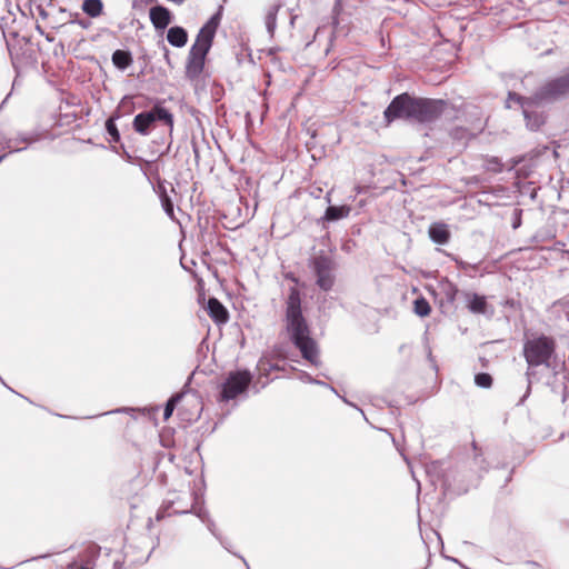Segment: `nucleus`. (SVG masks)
Returning <instances> with one entry per match:
<instances>
[{"label":"nucleus","instance_id":"nucleus-10","mask_svg":"<svg viewBox=\"0 0 569 569\" xmlns=\"http://www.w3.org/2000/svg\"><path fill=\"white\" fill-rule=\"evenodd\" d=\"M207 311L216 323H226L229 320L228 310L217 298H209Z\"/></svg>","mask_w":569,"mask_h":569},{"label":"nucleus","instance_id":"nucleus-15","mask_svg":"<svg viewBox=\"0 0 569 569\" xmlns=\"http://www.w3.org/2000/svg\"><path fill=\"white\" fill-rule=\"evenodd\" d=\"M523 116L527 122V127L531 130H538L546 122L545 116L539 112H529L523 110Z\"/></svg>","mask_w":569,"mask_h":569},{"label":"nucleus","instance_id":"nucleus-1","mask_svg":"<svg viewBox=\"0 0 569 569\" xmlns=\"http://www.w3.org/2000/svg\"><path fill=\"white\" fill-rule=\"evenodd\" d=\"M284 279L292 282L283 301L287 333L302 358L312 365H317L319 362V348L317 341L311 337V328L303 315L302 292L299 288L300 280L292 272L284 273Z\"/></svg>","mask_w":569,"mask_h":569},{"label":"nucleus","instance_id":"nucleus-9","mask_svg":"<svg viewBox=\"0 0 569 569\" xmlns=\"http://www.w3.org/2000/svg\"><path fill=\"white\" fill-rule=\"evenodd\" d=\"M149 18L157 30H163L171 23L172 14L168 8L158 4L150 8Z\"/></svg>","mask_w":569,"mask_h":569},{"label":"nucleus","instance_id":"nucleus-21","mask_svg":"<svg viewBox=\"0 0 569 569\" xmlns=\"http://www.w3.org/2000/svg\"><path fill=\"white\" fill-rule=\"evenodd\" d=\"M475 382L481 388H490L492 386V377L487 372H480L475 376Z\"/></svg>","mask_w":569,"mask_h":569},{"label":"nucleus","instance_id":"nucleus-6","mask_svg":"<svg viewBox=\"0 0 569 569\" xmlns=\"http://www.w3.org/2000/svg\"><path fill=\"white\" fill-rule=\"evenodd\" d=\"M251 380L252 376L247 370L230 372L222 383L220 400L229 401L237 398L248 389Z\"/></svg>","mask_w":569,"mask_h":569},{"label":"nucleus","instance_id":"nucleus-3","mask_svg":"<svg viewBox=\"0 0 569 569\" xmlns=\"http://www.w3.org/2000/svg\"><path fill=\"white\" fill-rule=\"evenodd\" d=\"M222 11L223 7L220 6L218 11L207 21L196 37L186 64V76L190 80L198 79L204 69L206 58L213 43L214 34L221 21Z\"/></svg>","mask_w":569,"mask_h":569},{"label":"nucleus","instance_id":"nucleus-27","mask_svg":"<svg viewBox=\"0 0 569 569\" xmlns=\"http://www.w3.org/2000/svg\"><path fill=\"white\" fill-rule=\"evenodd\" d=\"M6 157H7V154H6V153H4V154H2V156H0V163L3 161V159H4Z\"/></svg>","mask_w":569,"mask_h":569},{"label":"nucleus","instance_id":"nucleus-19","mask_svg":"<svg viewBox=\"0 0 569 569\" xmlns=\"http://www.w3.org/2000/svg\"><path fill=\"white\" fill-rule=\"evenodd\" d=\"M182 398V395L181 393H177L174 396H172L167 405H166V408H164V411H163V419L164 420H168L171 416H172V412L177 406V403L180 401V399Z\"/></svg>","mask_w":569,"mask_h":569},{"label":"nucleus","instance_id":"nucleus-8","mask_svg":"<svg viewBox=\"0 0 569 569\" xmlns=\"http://www.w3.org/2000/svg\"><path fill=\"white\" fill-rule=\"evenodd\" d=\"M569 93V68L566 72L548 82L539 90L538 96L541 99H557Z\"/></svg>","mask_w":569,"mask_h":569},{"label":"nucleus","instance_id":"nucleus-5","mask_svg":"<svg viewBox=\"0 0 569 569\" xmlns=\"http://www.w3.org/2000/svg\"><path fill=\"white\" fill-rule=\"evenodd\" d=\"M160 121L170 129L173 128V114L160 103L153 106L149 111L140 112L133 118V129L139 134L146 136Z\"/></svg>","mask_w":569,"mask_h":569},{"label":"nucleus","instance_id":"nucleus-11","mask_svg":"<svg viewBox=\"0 0 569 569\" xmlns=\"http://www.w3.org/2000/svg\"><path fill=\"white\" fill-rule=\"evenodd\" d=\"M430 239L438 244H446L449 242L451 233L448 226L443 222H433L428 230Z\"/></svg>","mask_w":569,"mask_h":569},{"label":"nucleus","instance_id":"nucleus-4","mask_svg":"<svg viewBox=\"0 0 569 569\" xmlns=\"http://www.w3.org/2000/svg\"><path fill=\"white\" fill-rule=\"evenodd\" d=\"M556 350V341L551 337L541 335L527 340L523 346V356L531 367L550 366V359Z\"/></svg>","mask_w":569,"mask_h":569},{"label":"nucleus","instance_id":"nucleus-25","mask_svg":"<svg viewBox=\"0 0 569 569\" xmlns=\"http://www.w3.org/2000/svg\"><path fill=\"white\" fill-rule=\"evenodd\" d=\"M488 164L491 166L492 170L496 172H499L502 169V164L500 163L498 158H492V159L488 160Z\"/></svg>","mask_w":569,"mask_h":569},{"label":"nucleus","instance_id":"nucleus-20","mask_svg":"<svg viewBox=\"0 0 569 569\" xmlns=\"http://www.w3.org/2000/svg\"><path fill=\"white\" fill-rule=\"evenodd\" d=\"M106 130L110 134L111 140L113 142H119L120 141V133H119V130H118V128H117V126L114 123V119L112 117L109 118L106 121Z\"/></svg>","mask_w":569,"mask_h":569},{"label":"nucleus","instance_id":"nucleus-13","mask_svg":"<svg viewBox=\"0 0 569 569\" xmlns=\"http://www.w3.org/2000/svg\"><path fill=\"white\" fill-rule=\"evenodd\" d=\"M351 208L349 206H330L326 210L325 218L329 221L339 220L349 216Z\"/></svg>","mask_w":569,"mask_h":569},{"label":"nucleus","instance_id":"nucleus-24","mask_svg":"<svg viewBox=\"0 0 569 569\" xmlns=\"http://www.w3.org/2000/svg\"><path fill=\"white\" fill-rule=\"evenodd\" d=\"M162 206L169 217H173V203L171 199L164 193L162 196Z\"/></svg>","mask_w":569,"mask_h":569},{"label":"nucleus","instance_id":"nucleus-17","mask_svg":"<svg viewBox=\"0 0 569 569\" xmlns=\"http://www.w3.org/2000/svg\"><path fill=\"white\" fill-rule=\"evenodd\" d=\"M413 311L419 317H427L431 312V307L426 298L420 297L413 302Z\"/></svg>","mask_w":569,"mask_h":569},{"label":"nucleus","instance_id":"nucleus-7","mask_svg":"<svg viewBox=\"0 0 569 569\" xmlns=\"http://www.w3.org/2000/svg\"><path fill=\"white\" fill-rule=\"evenodd\" d=\"M311 264L317 277L318 287L323 291L331 290L335 284L332 260L327 256H318L313 258Z\"/></svg>","mask_w":569,"mask_h":569},{"label":"nucleus","instance_id":"nucleus-22","mask_svg":"<svg viewBox=\"0 0 569 569\" xmlns=\"http://www.w3.org/2000/svg\"><path fill=\"white\" fill-rule=\"evenodd\" d=\"M525 102H526V98L521 97L520 94H518L516 92H509L508 93V99H507L508 108H510L512 106V103L519 104V106H521L523 108L525 107Z\"/></svg>","mask_w":569,"mask_h":569},{"label":"nucleus","instance_id":"nucleus-2","mask_svg":"<svg viewBox=\"0 0 569 569\" xmlns=\"http://www.w3.org/2000/svg\"><path fill=\"white\" fill-rule=\"evenodd\" d=\"M449 108L442 99L417 98L408 92L395 97L383 112L387 124L395 120H415L420 123L437 120Z\"/></svg>","mask_w":569,"mask_h":569},{"label":"nucleus","instance_id":"nucleus-26","mask_svg":"<svg viewBox=\"0 0 569 569\" xmlns=\"http://www.w3.org/2000/svg\"><path fill=\"white\" fill-rule=\"evenodd\" d=\"M90 548L94 551L96 555L100 552V547L94 543Z\"/></svg>","mask_w":569,"mask_h":569},{"label":"nucleus","instance_id":"nucleus-16","mask_svg":"<svg viewBox=\"0 0 569 569\" xmlns=\"http://www.w3.org/2000/svg\"><path fill=\"white\" fill-rule=\"evenodd\" d=\"M112 62L120 69H126L132 63L130 52L124 50H116L112 54Z\"/></svg>","mask_w":569,"mask_h":569},{"label":"nucleus","instance_id":"nucleus-12","mask_svg":"<svg viewBox=\"0 0 569 569\" xmlns=\"http://www.w3.org/2000/svg\"><path fill=\"white\" fill-rule=\"evenodd\" d=\"M167 40L171 46L181 48L188 42V33L182 27H171L168 30Z\"/></svg>","mask_w":569,"mask_h":569},{"label":"nucleus","instance_id":"nucleus-14","mask_svg":"<svg viewBox=\"0 0 569 569\" xmlns=\"http://www.w3.org/2000/svg\"><path fill=\"white\" fill-rule=\"evenodd\" d=\"M82 10L89 17L97 18L103 12V2L102 0H84Z\"/></svg>","mask_w":569,"mask_h":569},{"label":"nucleus","instance_id":"nucleus-18","mask_svg":"<svg viewBox=\"0 0 569 569\" xmlns=\"http://www.w3.org/2000/svg\"><path fill=\"white\" fill-rule=\"evenodd\" d=\"M487 302L485 297L473 295L472 299L469 302V308L473 312L483 313L486 311Z\"/></svg>","mask_w":569,"mask_h":569},{"label":"nucleus","instance_id":"nucleus-23","mask_svg":"<svg viewBox=\"0 0 569 569\" xmlns=\"http://www.w3.org/2000/svg\"><path fill=\"white\" fill-rule=\"evenodd\" d=\"M280 8H281V3H274L269 8L268 13H267L268 26L274 24L276 17H277V13Z\"/></svg>","mask_w":569,"mask_h":569}]
</instances>
